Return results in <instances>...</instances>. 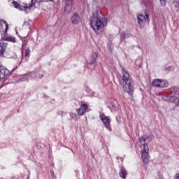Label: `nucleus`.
I'll list each match as a JSON object with an SVG mask.
<instances>
[{
  "mask_svg": "<svg viewBox=\"0 0 179 179\" xmlns=\"http://www.w3.org/2000/svg\"><path fill=\"white\" fill-rule=\"evenodd\" d=\"M90 20L91 27L96 34H99L101 31L104 30V27L107 26V19L104 17L101 11L99 10L93 13Z\"/></svg>",
  "mask_w": 179,
  "mask_h": 179,
  "instance_id": "f257e3e1",
  "label": "nucleus"
},
{
  "mask_svg": "<svg viewBox=\"0 0 179 179\" xmlns=\"http://www.w3.org/2000/svg\"><path fill=\"white\" fill-rule=\"evenodd\" d=\"M152 141V136H143L142 138L139 139L141 149V159L143 164H148L149 163V147L146 142H150Z\"/></svg>",
  "mask_w": 179,
  "mask_h": 179,
  "instance_id": "f03ea898",
  "label": "nucleus"
},
{
  "mask_svg": "<svg viewBox=\"0 0 179 179\" xmlns=\"http://www.w3.org/2000/svg\"><path fill=\"white\" fill-rule=\"evenodd\" d=\"M122 88L126 93H132L134 92V83L132 82V77L129 73L124 69H122Z\"/></svg>",
  "mask_w": 179,
  "mask_h": 179,
  "instance_id": "7ed1b4c3",
  "label": "nucleus"
},
{
  "mask_svg": "<svg viewBox=\"0 0 179 179\" xmlns=\"http://www.w3.org/2000/svg\"><path fill=\"white\" fill-rule=\"evenodd\" d=\"M43 2H52V0H43ZM12 3L16 9L24 10L27 13L30 10V8L33 6V0H13Z\"/></svg>",
  "mask_w": 179,
  "mask_h": 179,
  "instance_id": "20e7f679",
  "label": "nucleus"
},
{
  "mask_svg": "<svg viewBox=\"0 0 179 179\" xmlns=\"http://www.w3.org/2000/svg\"><path fill=\"white\" fill-rule=\"evenodd\" d=\"M166 101H171L174 103L176 107H179V89L174 87L170 90L169 94L163 97Z\"/></svg>",
  "mask_w": 179,
  "mask_h": 179,
  "instance_id": "39448f33",
  "label": "nucleus"
},
{
  "mask_svg": "<svg viewBox=\"0 0 179 179\" xmlns=\"http://www.w3.org/2000/svg\"><path fill=\"white\" fill-rule=\"evenodd\" d=\"M138 24L140 27H144L146 23H149V15L146 13L145 14H138L137 15Z\"/></svg>",
  "mask_w": 179,
  "mask_h": 179,
  "instance_id": "423d86ee",
  "label": "nucleus"
},
{
  "mask_svg": "<svg viewBox=\"0 0 179 179\" xmlns=\"http://www.w3.org/2000/svg\"><path fill=\"white\" fill-rule=\"evenodd\" d=\"M99 118L102 121L104 127L106 129H108V131H111V125H110L111 120L110 119V117L108 116H106V115L104 114H101L99 115Z\"/></svg>",
  "mask_w": 179,
  "mask_h": 179,
  "instance_id": "0eeeda50",
  "label": "nucleus"
},
{
  "mask_svg": "<svg viewBox=\"0 0 179 179\" xmlns=\"http://www.w3.org/2000/svg\"><path fill=\"white\" fill-rule=\"evenodd\" d=\"M152 86H155V87H167L169 83L166 80L155 79L152 81Z\"/></svg>",
  "mask_w": 179,
  "mask_h": 179,
  "instance_id": "6e6552de",
  "label": "nucleus"
},
{
  "mask_svg": "<svg viewBox=\"0 0 179 179\" xmlns=\"http://www.w3.org/2000/svg\"><path fill=\"white\" fill-rule=\"evenodd\" d=\"M8 26L9 25L6 21L0 20V34H1V36H5L6 34Z\"/></svg>",
  "mask_w": 179,
  "mask_h": 179,
  "instance_id": "1a4fd4ad",
  "label": "nucleus"
},
{
  "mask_svg": "<svg viewBox=\"0 0 179 179\" xmlns=\"http://www.w3.org/2000/svg\"><path fill=\"white\" fill-rule=\"evenodd\" d=\"M10 75V71L6 69H0V81Z\"/></svg>",
  "mask_w": 179,
  "mask_h": 179,
  "instance_id": "9d476101",
  "label": "nucleus"
},
{
  "mask_svg": "<svg viewBox=\"0 0 179 179\" xmlns=\"http://www.w3.org/2000/svg\"><path fill=\"white\" fill-rule=\"evenodd\" d=\"M73 5V0H66L64 10L66 12H71V10H72Z\"/></svg>",
  "mask_w": 179,
  "mask_h": 179,
  "instance_id": "9b49d317",
  "label": "nucleus"
},
{
  "mask_svg": "<svg viewBox=\"0 0 179 179\" xmlns=\"http://www.w3.org/2000/svg\"><path fill=\"white\" fill-rule=\"evenodd\" d=\"M87 111V105L86 103L82 104L78 109V115H83Z\"/></svg>",
  "mask_w": 179,
  "mask_h": 179,
  "instance_id": "f8f14e48",
  "label": "nucleus"
},
{
  "mask_svg": "<svg viewBox=\"0 0 179 179\" xmlns=\"http://www.w3.org/2000/svg\"><path fill=\"white\" fill-rule=\"evenodd\" d=\"M71 22L73 24H78L79 22H80V17L76 13H74L73 16L71 17Z\"/></svg>",
  "mask_w": 179,
  "mask_h": 179,
  "instance_id": "ddd939ff",
  "label": "nucleus"
},
{
  "mask_svg": "<svg viewBox=\"0 0 179 179\" xmlns=\"http://www.w3.org/2000/svg\"><path fill=\"white\" fill-rule=\"evenodd\" d=\"M8 46V44L6 43H0V57H2L3 55V52L6 51V47Z\"/></svg>",
  "mask_w": 179,
  "mask_h": 179,
  "instance_id": "4468645a",
  "label": "nucleus"
},
{
  "mask_svg": "<svg viewBox=\"0 0 179 179\" xmlns=\"http://www.w3.org/2000/svg\"><path fill=\"white\" fill-rule=\"evenodd\" d=\"M28 78L29 79H36V78H43V76L38 75L37 73L33 71L28 73Z\"/></svg>",
  "mask_w": 179,
  "mask_h": 179,
  "instance_id": "2eb2a0df",
  "label": "nucleus"
},
{
  "mask_svg": "<svg viewBox=\"0 0 179 179\" xmlns=\"http://www.w3.org/2000/svg\"><path fill=\"white\" fill-rule=\"evenodd\" d=\"M127 174H128V173L127 172V170L125 169V168L122 167L120 169V171L119 173L120 177L121 178L126 179Z\"/></svg>",
  "mask_w": 179,
  "mask_h": 179,
  "instance_id": "dca6fc26",
  "label": "nucleus"
},
{
  "mask_svg": "<svg viewBox=\"0 0 179 179\" xmlns=\"http://www.w3.org/2000/svg\"><path fill=\"white\" fill-rule=\"evenodd\" d=\"M29 74L27 73L25 75H23L22 76L19 80H18V82H26V80H29Z\"/></svg>",
  "mask_w": 179,
  "mask_h": 179,
  "instance_id": "f3484780",
  "label": "nucleus"
},
{
  "mask_svg": "<svg viewBox=\"0 0 179 179\" xmlns=\"http://www.w3.org/2000/svg\"><path fill=\"white\" fill-rule=\"evenodd\" d=\"M120 43H122V41H124V40L127 38V34H125V32H122L120 34Z\"/></svg>",
  "mask_w": 179,
  "mask_h": 179,
  "instance_id": "a211bd4d",
  "label": "nucleus"
},
{
  "mask_svg": "<svg viewBox=\"0 0 179 179\" xmlns=\"http://www.w3.org/2000/svg\"><path fill=\"white\" fill-rule=\"evenodd\" d=\"M94 62H96V59L92 58V57H90V60L87 61L88 65H93Z\"/></svg>",
  "mask_w": 179,
  "mask_h": 179,
  "instance_id": "6ab92c4d",
  "label": "nucleus"
},
{
  "mask_svg": "<svg viewBox=\"0 0 179 179\" xmlns=\"http://www.w3.org/2000/svg\"><path fill=\"white\" fill-rule=\"evenodd\" d=\"M58 115H61L62 117H65L66 115V113L62 110L58 112Z\"/></svg>",
  "mask_w": 179,
  "mask_h": 179,
  "instance_id": "aec40b11",
  "label": "nucleus"
},
{
  "mask_svg": "<svg viewBox=\"0 0 179 179\" xmlns=\"http://www.w3.org/2000/svg\"><path fill=\"white\" fill-rule=\"evenodd\" d=\"M30 55V48H27L25 50V57H29Z\"/></svg>",
  "mask_w": 179,
  "mask_h": 179,
  "instance_id": "412c9836",
  "label": "nucleus"
},
{
  "mask_svg": "<svg viewBox=\"0 0 179 179\" xmlns=\"http://www.w3.org/2000/svg\"><path fill=\"white\" fill-rule=\"evenodd\" d=\"M7 40H8V41H11L12 43H15L16 42V38H12V37L8 38Z\"/></svg>",
  "mask_w": 179,
  "mask_h": 179,
  "instance_id": "4be33fe9",
  "label": "nucleus"
},
{
  "mask_svg": "<svg viewBox=\"0 0 179 179\" xmlns=\"http://www.w3.org/2000/svg\"><path fill=\"white\" fill-rule=\"evenodd\" d=\"M91 57H92L93 59H95V61H96V59H97V53L94 52V53L92 54V55Z\"/></svg>",
  "mask_w": 179,
  "mask_h": 179,
  "instance_id": "5701e85b",
  "label": "nucleus"
},
{
  "mask_svg": "<svg viewBox=\"0 0 179 179\" xmlns=\"http://www.w3.org/2000/svg\"><path fill=\"white\" fill-rule=\"evenodd\" d=\"M162 6H166V0H159Z\"/></svg>",
  "mask_w": 179,
  "mask_h": 179,
  "instance_id": "b1692460",
  "label": "nucleus"
},
{
  "mask_svg": "<svg viewBox=\"0 0 179 179\" xmlns=\"http://www.w3.org/2000/svg\"><path fill=\"white\" fill-rule=\"evenodd\" d=\"M175 179H179V175L178 174H176V176L175 177Z\"/></svg>",
  "mask_w": 179,
  "mask_h": 179,
  "instance_id": "393cba45",
  "label": "nucleus"
},
{
  "mask_svg": "<svg viewBox=\"0 0 179 179\" xmlns=\"http://www.w3.org/2000/svg\"><path fill=\"white\" fill-rule=\"evenodd\" d=\"M52 176H54V171H51Z\"/></svg>",
  "mask_w": 179,
  "mask_h": 179,
  "instance_id": "a878e982",
  "label": "nucleus"
},
{
  "mask_svg": "<svg viewBox=\"0 0 179 179\" xmlns=\"http://www.w3.org/2000/svg\"><path fill=\"white\" fill-rule=\"evenodd\" d=\"M28 179H29V178H28Z\"/></svg>",
  "mask_w": 179,
  "mask_h": 179,
  "instance_id": "bb28decb",
  "label": "nucleus"
}]
</instances>
